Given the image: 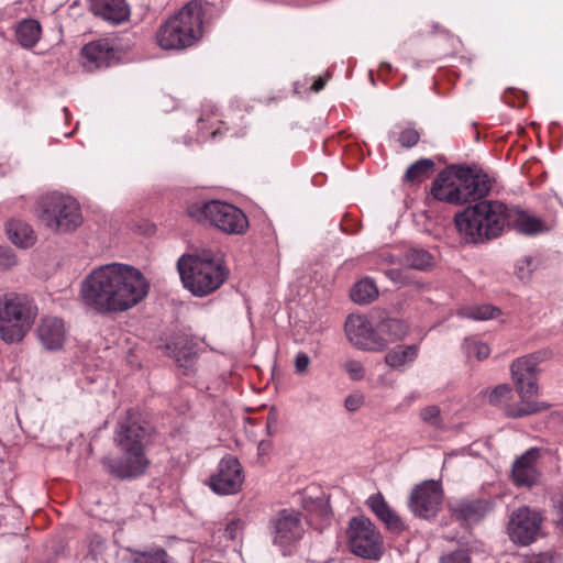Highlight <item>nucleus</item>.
I'll return each mask as SVG.
<instances>
[{"instance_id": "f257e3e1", "label": "nucleus", "mask_w": 563, "mask_h": 563, "mask_svg": "<svg viewBox=\"0 0 563 563\" xmlns=\"http://www.w3.org/2000/svg\"><path fill=\"white\" fill-rule=\"evenodd\" d=\"M150 285L134 266L111 263L95 268L81 284L84 305L97 313L131 309L148 294Z\"/></svg>"}, {"instance_id": "f03ea898", "label": "nucleus", "mask_w": 563, "mask_h": 563, "mask_svg": "<svg viewBox=\"0 0 563 563\" xmlns=\"http://www.w3.org/2000/svg\"><path fill=\"white\" fill-rule=\"evenodd\" d=\"M492 189V179L487 174L471 167L451 165L434 179L431 194L440 201L463 205L484 198Z\"/></svg>"}, {"instance_id": "7ed1b4c3", "label": "nucleus", "mask_w": 563, "mask_h": 563, "mask_svg": "<svg viewBox=\"0 0 563 563\" xmlns=\"http://www.w3.org/2000/svg\"><path fill=\"white\" fill-rule=\"evenodd\" d=\"M507 206L482 200L455 214L454 222L465 242L478 243L499 236L505 227Z\"/></svg>"}, {"instance_id": "20e7f679", "label": "nucleus", "mask_w": 563, "mask_h": 563, "mask_svg": "<svg viewBox=\"0 0 563 563\" xmlns=\"http://www.w3.org/2000/svg\"><path fill=\"white\" fill-rule=\"evenodd\" d=\"M178 269L184 286L199 297L218 289L228 276L220 257L211 250H201L187 261H179Z\"/></svg>"}, {"instance_id": "39448f33", "label": "nucleus", "mask_w": 563, "mask_h": 563, "mask_svg": "<svg viewBox=\"0 0 563 563\" xmlns=\"http://www.w3.org/2000/svg\"><path fill=\"white\" fill-rule=\"evenodd\" d=\"M202 3L192 0L170 16L157 31V43L164 49H184L202 34Z\"/></svg>"}, {"instance_id": "423d86ee", "label": "nucleus", "mask_w": 563, "mask_h": 563, "mask_svg": "<svg viewBox=\"0 0 563 563\" xmlns=\"http://www.w3.org/2000/svg\"><path fill=\"white\" fill-rule=\"evenodd\" d=\"M539 361L540 358L536 355H526L512 362L510 372L520 401L506 406L505 413L508 417L522 418L548 408L544 402L533 400L538 394L537 366Z\"/></svg>"}, {"instance_id": "0eeeda50", "label": "nucleus", "mask_w": 563, "mask_h": 563, "mask_svg": "<svg viewBox=\"0 0 563 563\" xmlns=\"http://www.w3.org/2000/svg\"><path fill=\"white\" fill-rule=\"evenodd\" d=\"M36 307L25 295L10 292L0 296V339L5 343H18L31 330Z\"/></svg>"}, {"instance_id": "6e6552de", "label": "nucleus", "mask_w": 563, "mask_h": 563, "mask_svg": "<svg viewBox=\"0 0 563 563\" xmlns=\"http://www.w3.org/2000/svg\"><path fill=\"white\" fill-rule=\"evenodd\" d=\"M37 219L51 231L69 233L82 224L79 202L60 192H51L41 197L36 202Z\"/></svg>"}, {"instance_id": "1a4fd4ad", "label": "nucleus", "mask_w": 563, "mask_h": 563, "mask_svg": "<svg viewBox=\"0 0 563 563\" xmlns=\"http://www.w3.org/2000/svg\"><path fill=\"white\" fill-rule=\"evenodd\" d=\"M187 213L190 218L199 222L208 221L229 234H243L249 227L246 216L239 208L217 200L191 205Z\"/></svg>"}, {"instance_id": "9d476101", "label": "nucleus", "mask_w": 563, "mask_h": 563, "mask_svg": "<svg viewBox=\"0 0 563 563\" xmlns=\"http://www.w3.org/2000/svg\"><path fill=\"white\" fill-rule=\"evenodd\" d=\"M350 550L357 556L378 560L383 554V540L373 522L364 517H353L346 530Z\"/></svg>"}, {"instance_id": "9b49d317", "label": "nucleus", "mask_w": 563, "mask_h": 563, "mask_svg": "<svg viewBox=\"0 0 563 563\" xmlns=\"http://www.w3.org/2000/svg\"><path fill=\"white\" fill-rule=\"evenodd\" d=\"M543 515L541 511L521 506L515 509L508 520L509 539L520 545H529L537 541L542 532Z\"/></svg>"}, {"instance_id": "f8f14e48", "label": "nucleus", "mask_w": 563, "mask_h": 563, "mask_svg": "<svg viewBox=\"0 0 563 563\" xmlns=\"http://www.w3.org/2000/svg\"><path fill=\"white\" fill-rule=\"evenodd\" d=\"M271 531L273 543L286 555L301 539L305 530L300 515L294 510L284 509L272 518Z\"/></svg>"}, {"instance_id": "ddd939ff", "label": "nucleus", "mask_w": 563, "mask_h": 563, "mask_svg": "<svg viewBox=\"0 0 563 563\" xmlns=\"http://www.w3.org/2000/svg\"><path fill=\"white\" fill-rule=\"evenodd\" d=\"M151 427L135 415L128 413L118 422L114 443L119 450L145 451L150 442Z\"/></svg>"}, {"instance_id": "4468645a", "label": "nucleus", "mask_w": 563, "mask_h": 563, "mask_svg": "<svg viewBox=\"0 0 563 563\" xmlns=\"http://www.w3.org/2000/svg\"><path fill=\"white\" fill-rule=\"evenodd\" d=\"M120 457L104 456L102 464L112 476L120 479H134L143 475L150 466L145 451L120 450Z\"/></svg>"}, {"instance_id": "2eb2a0df", "label": "nucleus", "mask_w": 563, "mask_h": 563, "mask_svg": "<svg viewBox=\"0 0 563 563\" xmlns=\"http://www.w3.org/2000/svg\"><path fill=\"white\" fill-rule=\"evenodd\" d=\"M345 332L349 341L361 350H384V340L377 334V327L374 328L365 316H349L345 321Z\"/></svg>"}, {"instance_id": "dca6fc26", "label": "nucleus", "mask_w": 563, "mask_h": 563, "mask_svg": "<svg viewBox=\"0 0 563 563\" xmlns=\"http://www.w3.org/2000/svg\"><path fill=\"white\" fill-rule=\"evenodd\" d=\"M244 476L240 462L233 456L223 457L217 472L210 477V488L219 495L238 493L243 484Z\"/></svg>"}, {"instance_id": "f3484780", "label": "nucleus", "mask_w": 563, "mask_h": 563, "mask_svg": "<svg viewBox=\"0 0 563 563\" xmlns=\"http://www.w3.org/2000/svg\"><path fill=\"white\" fill-rule=\"evenodd\" d=\"M441 501L442 489L440 485L434 481H429L412 489L409 507L416 516L429 519L437 515Z\"/></svg>"}, {"instance_id": "a211bd4d", "label": "nucleus", "mask_w": 563, "mask_h": 563, "mask_svg": "<svg viewBox=\"0 0 563 563\" xmlns=\"http://www.w3.org/2000/svg\"><path fill=\"white\" fill-rule=\"evenodd\" d=\"M540 456V449L531 448L515 460L511 470V477L518 487L530 488L538 484L540 479V472L537 468V461Z\"/></svg>"}, {"instance_id": "6ab92c4d", "label": "nucleus", "mask_w": 563, "mask_h": 563, "mask_svg": "<svg viewBox=\"0 0 563 563\" xmlns=\"http://www.w3.org/2000/svg\"><path fill=\"white\" fill-rule=\"evenodd\" d=\"M37 338L46 350H59L66 339L64 321L56 317L44 318L37 328Z\"/></svg>"}, {"instance_id": "aec40b11", "label": "nucleus", "mask_w": 563, "mask_h": 563, "mask_svg": "<svg viewBox=\"0 0 563 563\" xmlns=\"http://www.w3.org/2000/svg\"><path fill=\"white\" fill-rule=\"evenodd\" d=\"M114 55L113 47L106 40L91 42L85 45L81 51L84 67L90 71L109 66Z\"/></svg>"}, {"instance_id": "412c9836", "label": "nucleus", "mask_w": 563, "mask_h": 563, "mask_svg": "<svg viewBox=\"0 0 563 563\" xmlns=\"http://www.w3.org/2000/svg\"><path fill=\"white\" fill-rule=\"evenodd\" d=\"M90 10L112 24H120L130 16V8L124 0H91Z\"/></svg>"}, {"instance_id": "4be33fe9", "label": "nucleus", "mask_w": 563, "mask_h": 563, "mask_svg": "<svg viewBox=\"0 0 563 563\" xmlns=\"http://www.w3.org/2000/svg\"><path fill=\"white\" fill-rule=\"evenodd\" d=\"M451 510L457 520L476 523L492 510V504L483 499L460 500L451 506Z\"/></svg>"}, {"instance_id": "5701e85b", "label": "nucleus", "mask_w": 563, "mask_h": 563, "mask_svg": "<svg viewBox=\"0 0 563 563\" xmlns=\"http://www.w3.org/2000/svg\"><path fill=\"white\" fill-rule=\"evenodd\" d=\"M507 217H505V225L515 228L519 233L526 235H534L544 231L543 222L525 211L517 208L507 207Z\"/></svg>"}, {"instance_id": "b1692460", "label": "nucleus", "mask_w": 563, "mask_h": 563, "mask_svg": "<svg viewBox=\"0 0 563 563\" xmlns=\"http://www.w3.org/2000/svg\"><path fill=\"white\" fill-rule=\"evenodd\" d=\"M5 232L8 239L21 249L31 247L36 241V235L31 225L22 220H9L5 224Z\"/></svg>"}, {"instance_id": "393cba45", "label": "nucleus", "mask_w": 563, "mask_h": 563, "mask_svg": "<svg viewBox=\"0 0 563 563\" xmlns=\"http://www.w3.org/2000/svg\"><path fill=\"white\" fill-rule=\"evenodd\" d=\"M377 334L384 340V347L394 341L404 339L408 333V325L397 318H384L377 323Z\"/></svg>"}, {"instance_id": "a878e982", "label": "nucleus", "mask_w": 563, "mask_h": 563, "mask_svg": "<svg viewBox=\"0 0 563 563\" xmlns=\"http://www.w3.org/2000/svg\"><path fill=\"white\" fill-rule=\"evenodd\" d=\"M18 43L24 48H32L41 37V25L34 19H25L15 27Z\"/></svg>"}, {"instance_id": "bb28decb", "label": "nucleus", "mask_w": 563, "mask_h": 563, "mask_svg": "<svg viewBox=\"0 0 563 563\" xmlns=\"http://www.w3.org/2000/svg\"><path fill=\"white\" fill-rule=\"evenodd\" d=\"M417 355V345H397L385 355V362L393 368H399L412 363Z\"/></svg>"}, {"instance_id": "cd10ccee", "label": "nucleus", "mask_w": 563, "mask_h": 563, "mask_svg": "<svg viewBox=\"0 0 563 563\" xmlns=\"http://www.w3.org/2000/svg\"><path fill=\"white\" fill-rule=\"evenodd\" d=\"M378 296V288L371 278L357 282L351 289V299L358 305H367Z\"/></svg>"}, {"instance_id": "c85d7f7f", "label": "nucleus", "mask_w": 563, "mask_h": 563, "mask_svg": "<svg viewBox=\"0 0 563 563\" xmlns=\"http://www.w3.org/2000/svg\"><path fill=\"white\" fill-rule=\"evenodd\" d=\"M402 262L411 268L424 271L432 266L433 257L426 250L411 247L405 252Z\"/></svg>"}, {"instance_id": "c756f323", "label": "nucleus", "mask_w": 563, "mask_h": 563, "mask_svg": "<svg viewBox=\"0 0 563 563\" xmlns=\"http://www.w3.org/2000/svg\"><path fill=\"white\" fill-rule=\"evenodd\" d=\"M433 167L432 159L421 158L407 168L405 179L410 183H420L429 176Z\"/></svg>"}, {"instance_id": "7c9ffc66", "label": "nucleus", "mask_w": 563, "mask_h": 563, "mask_svg": "<svg viewBox=\"0 0 563 563\" xmlns=\"http://www.w3.org/2000/svg\"><path fill=\"white\" fill-rule=\"evenodd\" d=\"M133 563H176V562L164 549H154L151 551L136 553L133 559Z\"/></svg>"}, {"instance_id": "2f4dec72", "label": "nucleus", "mask_w": 563, "mask_h": 563, "mask_svg": "<svg viewBox=\"0 0 563 563\" xmlns=\"http://www.w3.org/2000/svg\"><path fill=\"white\" fill-rule=\"evenodd\" d=\"M463 350L467 357H475L478 361L486 358L490 353L487 344L474 339H466L463 343Z\"/></svg>"}, {"instance_id": "473e14b6", "label": "nucleus", "mask_w": 563, "mask_h": 563, "mask_svg": "<svg viewBox=\"0 0 563 563\" xmlns=\"http://www.w3.org/2000/svg\"><path fill=\"white\" fill-rule=\"evenodd\" d=\"M537 264L532 256H523L516 262L515 274L520 280L530 279Z\"/></svg>"}, {"instance_id": "72a5a7b5", "label": "nucleus", "mask_w": 563, "mask_h": 563, "mask_svg": "<svg viewBox=\"0 0 563 563\" xmlns=\"http://www.w3.org/2000/svg\"><path fill=\"white\" fill-rule=\"evenodd\" d=\"M512 396V389L507 384L496 386L488 396L489 404L494 406H500L507 400H510Z\"/></svg>"}, {"instance_id": "f704fd0d", "label": "nucleus", "mask_w": 563, "mask_h": 563, "mask_svg": "<svg viewBox=\"0 0 563 563\" xmlns=\"http://www.w3.org/2000/svg\"><path fill=\"white\" fill-rule=\"evenodd\" d=\"M420 418L422 419L423 422L428 423L431 427L438 429L443 427L441 411L438 406H428L421 409Z\"/></svg>"}, {"instance_id": "c9c22d12", "label": "nucleus", "mask_w": 563, "mask_h": 563, "mask_svg": "<svg viewBox=\"0 0 563 563\" xmlns=\"http://www.w3.org/2000/svg\"><path fill=\"white\" fill-rule=\"evenodd\" d=\"M496 313H499L497 308L490 305H483L468 308L465 314L474 320H487L494 318Z\"/></svg>"}, {"instance_id": "e433bc0d", "label": "nucleus", "mask_w": 563, "mask_h": 563, "mask_svg": "<svg viewBox=\"0 0 563 563\" xmlns=\"http://www.w3.org/2000/svg\"><path fill=\"white\" fill-rule=\"evenodd\" d=\"M523 563H563V556L555 553L543 552L527 556Z\"/></svg>"}, {"instance_id": "4c0bfd02", "label": "nucleus", "mask_w": 563, "mask_h": 563, "mask_svg": "<svg viewBox=\"0 0 563 563\" xmlns=\"http://www.w3.org/2000/svg\"><path fill=\"white\" fill-rule=\"evenodd\" d=\"M385 525L386 527L391 530V531H395V532H399L402 530L404 528V523L401 521V519L399 518V516L393 511L390 508L388 509V512H386V515L382 516L379 518Z\"/></svg>"}, {"instance_id": "58836bf2", "label": "nucleus", "mask_w": 563, "mask_h": 563, "mask_svg": "<svg viewBox=\"0 0 563 563\" xmlns=\"http://www.w3.org/2000/svg\"><path fill=\"white\" fill-rule=\"evenodd\" d=\"M440 563H471V558L467 551L456 550L441 556Z\"/></svg>"}, {"instance_id": "ea45409f", "label": "nucleus", "mask_w": 563, "mask_h": 563, "mask_svg": "<svg viewBox=\"0 0 563 563\" xmlns=\"http://www.w3.org/2000/svg\"><path fill=\"white\" fill-rule=\"evenodd\" d=\"M368 505L378 518L386 515V512H388L389 509V506L380 495L369 497Z\"/></svg>"}, {"instance_id": "a19ab883", "label": "nucleus", "mask_w": 563, "mask_h": 563, "mask_svg": "<svg viewBox=\"0 0 563 563\" xmlns=\"http://www.w3.org/2000/svg\"><path fill=\"white\" fill-rule=\"evenodd\" d=\"M344 368L350 375V377L354 380H358L364 376V367L361 362L355 360H350L344 364Z\"/></svg>"}, {"instance_id": "79ce46f5", "label": "nucleus", "mask_w": 563, "mask_h": 563, "mask_svg": "<svg viewBox=\"0 0 563 563\" xmlns=\"http://www.w3.org/2000/svg\"><path fill=\"white\" fill-rule=\"evenodd\" d=\"M419 141V133L413 129H406L399 135V142L405 147H411Z\"/></svg>"}, {"instance_id": "37998d69", "label": "nucleus", "mask_w": 563, "mask_h": 563, "mask_svg": "<svg viewBox=\"0 0 563 563\" xmlns=\"http://www.w3.org/2000/svg\"><path fill=\"white\" fill-rule=\"evenodd\" d=\"M16 262V256L11 249L0 246V266L9 268L14 266Z\"/></svg>"}, {"instance_id": "c03bdc74", "label": "nucleus", "mask_w": 563, "mask_h": 563, "mask_svg": "<svg viewBox=\"0 0 563 563\" xmlns=\"http://www.w3.org/2000/svg\"><path fill=\"white\" fill-rule=\"evenodd\" d=\"M364 404V396L362 394H352L345 398L344 407L347 411L353 412L361 408Z\"/></svg>"}, {"instance_id": "a18cd8bd", "label": "nucleus", "mask_w": 563, "mask_h": 563, "mask_svg": "<svg viewBox=\"0 0 563 563\" xmlns=\"http://www.w3.org/2000/svg\"><path fill=\"white\" fill-rule=\"evenodd\" d=\"M242 529V521L239 519L230 521L224 529V537L234 540L239 537Z\"/></svg>"}, {"instance_id": "49530a36", "label": "nucleus", "mask_w": 563, "mask_h": 563, "mask_svg": "<svg viewBox=\"0 0 563 563\" xmlns=\"http://www.w3.org/2000/svg\"><path fill=\"white\" fill-rule=\"evenodd\" d=\"M309 363L310 360L306 353H298L295 358L296 372L298 374H303L307 371Z\"/></svg>"}, {"instance_id": "de8ad7c7", "label": "nucleus", "mask_w": 563, "mask_h": 563, "mask_svg": "<svg viewBox=\"0 0 563 563\" xmlns=\"http://www.w3.org/2000/svg\"><path fill=\"white\" fill-rule=\"evenodd\" d=\"M555 510H556V525L563 527V495L555 504Z\"/></svg>"}, {"instance_id": "09e8293b", "label": "nucleus", "mask_w": 563, "mask_h": 563, "mask_svg": "<svg viewBox=\"0 0 563 563\" xmlns=\"http://www.w3.org/2000/svg\"><path fill=\"white\" fill-rule=\"evenodd\" d=\"M325 86V78L319 77L312 85V90L318 92Z\"/></svg>"}, {"instance_id": "8fccbe9b", "label": "nucleus", "mask_w": 563, "mask_h": 563, "mask_svg": "<svg viewBox=\"0 0 563 563\" xmlns=\"http://www.w3.org/2000/svg\"><path fill=\"white\" fill-rule=\"evenodd\" d=\"M268 448V444L265 443L264 441H262L258 445V449L262 450V451H265L266 449Z\"/></svg>"}, {"instance_id": "3c124183", "label": "nucleus", "mask_w": 563, "mask_h": 563, "mask_svg": "<svg viewBox=\"0 0 563 563\" xmlns=\"http://www.w3.org/2000/svg\"><path fill=\"white\" fill-rule=\"evenodd\" d=\"M394 274H395V272H393V271H389V272L387 273V275H388L390 278H394Z\"/></svg>"}]
</instances>
